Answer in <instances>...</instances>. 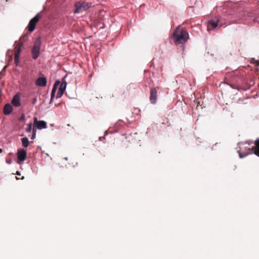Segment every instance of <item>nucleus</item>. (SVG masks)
Wrapping results in <instances>:
<instances>
[{
    "mask_svg": "<svg viewBox=\"0 0 259 259\" xmlns=\"http://www.w3.org/2000/svg\"><path fill=\"white\" fill-rule=\"evenodd\" d=\"M32 124L31 123H29L27 125V127L26 129V132L27 133H30L31 131H32Z\"/></svg>",
    "mask_w": 259,
    "mask_h": 259,
    "instance_id": "f3484780",
    "label": "nucleus"
},
{
    "mask_svg": "<svg viewBox=\"0 0 259 259\" xmlns=\"http://www.w3.org/2000/svg\"><path fill=\"white\" fill-rule=\"evenodd\" d=\"M36 133V130L35 129V128H33L32 135V136L31 138V139L33 140L35 138Z\"/></svg>",
    "mask_w": 259,
    "mask_h": 259,
    "instance_id": "a211bd4d",
    "label": "nucleus"
},
{
    "mask_svg": "<svg viewBox=\"0 0 259 259\" xmlns=\"http://www.w3.org/2000/svg\"><path fill=\"white\" fill-rule=\"evenodd\" d=\"M12 104L16 107H19L20 105V97L18 94L13 97L12 100Z\"/></svg>",
    "mask_w": 259,
    "mask_h": 259,
    "instance_id": "ddd939ff",
    "label": "nucleus"
},
{
    "mask_svg": "<svg viewBox=\"0 0 259 259\" xmlns=\"http://www.w3.org/2000/svg\"><path fill=\"white\" fill-rule=\"evenodd\" d=\"M16 174L18 176H20L21 175L20 172L19 171H17Z\"/></svg>",
    "mask_w": 259,
    "mask_h": 259,
    "instance_id": "4be33fe9",
    "label": "nucleus"
},
{
    "mask_svg": "<svg viewBox=\"0 0 259 259\" xmlns=\"http://www.w3.org/2000/svg\"><path fill=\"white\" fill-rule=\"evenodd\" d=\"M27 37H28V35H24L22 38H23V39H25L26 38V39L27 38Z\"/></svg>",
    "mask_w": 259,
    "mask_h": 259,
    "instance_id": "412c9836",
    "label": "nucleus"
},
{
    "mask_svg": "<svg viewBox=\"0 0 259 259\" xmlns=\"http://www.w3.org/2000/svg\"><path fill=\"white\" fill-rule=\"evenodd\" d=\"M33 127L35 129L42 130L46 128L47 127V123L44 120H38L37 117H35L33 118Z\"/></svg>",
    "mask_w": 259,
    "mask_h": 259,
    "instance_id": "39448f33",
    "label": "nucleus"
},
{
    "mask_svg": "<svg viewBox=\"0 0 259 259\" xmlns=\"http://www.w3.org/2000/svg\"><path fill=\"white\" fill-rule=\"evenodd\" d=\"M41 41L40 37H38L34 41L33 47L32 49V58L33 59H36L40 55V47Z\"/></svg>",
    "mask_w": 259,
    "mask_h": 259,
    "instance_id": "7ed1b4c3",
    "label": "nucleus"
},
{
    "mask_svg": "<svg viewBox=\"0 0 259 259\" xmlns=\"http://www.w3.org/2000/svg\"><path fill=\"white\" fill-rule=\"evenodd\" d=\"M219 22V20H217L216 22L214 20L209 21L207 25V29L210 30L215 28L218 26Z\"/></svg>",
    "mask_w": 259,
    "mask_h": 259,
    "instance_id": "f8f14e48",
    "label": "nucleus"
},
{
    "mask_svg": "<svg viewBox=\"0 0 259 259\" xmlns=\"http://www.w3.org/2000/svg\"><path fill=\"white\" fill-rule=\"evenodd\" d=\"M157 90L155 88H152L151 89L150 101L152 104H155L156 102L157 98Z\"/></svg>",
    "mask_w": 259,
    "mask_h": 259,
    "instance_id": "6e6552de",
    "label": "nucleus"
},
{
    "mask_svg": "<svg viewBox=\"0 0 259 259\" xmlns=\"http://www.w3.org/2000/svg\"><path fill=\"white\" fill-rule=\"evenodd\" d=\"M92 4L91 2H78L75 4L74 13H79L86 11L92 7Z\"/></svg>",
    "mask_w": 259,
    "mask_h": 259,
    "instance_id": "f03ea898",
    "label": "nucleus"
},
{
    "mask_svg": "<svg viewBox=\"0 0 259 259\" xmlns=\"http://www.w3.org/2000/svg\"><path fill=\"white\" fill-rule=\"evenodd\" d=\"M20 120H25V116L24 114H22L21 116L19 118Z\"/></svg>",
    "mask_w": 259,
    "mask_h": 259,
    "instance_id": "aec40b11",
    "label": "nucleus"
},
{
    "mask_svg": "<svg viewBox=\"0 0 259 259\" xmlns=\"http://www.w3.org/2000/svg\"><path fill=\"white\" fill-rule=\"evenodd\" d=\"M21 142H22V146L26 148L28 146L29 142L28 139L27 138L25 137V138L21 139Z\"/></svg>",
    "mask_w": 259,
    "mask_h": 259,
    "instance_id": "2eb2a0df",
    "label": "nucleus"
},
{
    "mask_svg": "<svg viewBox=\"0 0 259 259\" xmlns=\"http://www.w3.org/2000/svg\"><path fill=\"white\" fill-rule=\"evenodd\" d=\"M21 46H19L16 48V51L15 52L14 61L16 66L18 65L19 62L20 54L21 52Z\"/></svg>",
    "mask_w": 259,
    "mask_h": 259,
    "instance_id": "9d476101",
    "label": "nucleus"
},
{
    "mask_svg": "<svg viewBox=\"0 0 259 259\" xmlns=\"http://www.w3.org/2000/svg\"><path fill=\"white\" fill-rule=\"evenodd\" d=\"M67 85L66 81H63L61 83H60L59 90L57 94V98H59L63 95Z\"/></svg>",
    "mask_w": 259,
    "mask_h": 259,
    "instance_id": "0eeeda50",
    "label": "nucleus"
},
{
    "mask_svg": "<svg viewBox=\"0 0 259 259\" xmlns=\"http://www.w3.org/2000/svg\"><path fill=\"white\" fill-rule=\"evenodd\" d=\"M40 18V15L39 13H38L29 21L28 25V29L30 32H32L35 29L36 24Z\"/></svg>",
    "mask_w": 259,
    "mask_h": 259,
    "instance_id": "423d86ee",
    "label": "nucleus"
},
{
    "mask_svg": "<svg viewBox=\"0 0 259 259\" xmlns=\"http://www.w3.org/2000/svg\"><path fill=\"white\" fill-rule=\"evenodd\" d=\"M47 79L45 77H40L36 80V84L39 87H45L47 84Z\"/></svg>",
    "mask_w": 259,
    "mask_h": 259,
    "instance_id": "9b49d317",
    "label": "nucleus"
},
{
    "mask_svg": "<svg viewBox=\"0 0 259 259\" xmlns=\"http://www.w3.org/2000/svg\"><path fill=\"white\" fill-rule=\"evenodd\" d=\"M26 151L24 149L19 150L17 152V158L20 161H23L26 158Z\"/></svg>",
    "mask_w": 259,
    "mask_h": 259,
    "instance_id": "1a4fd4ad",
    "label": "nucleus"
},
{
    "mask_svg": "<svg viewBox=\"0 0 259 259\" xmlns=\"http://www.w3.org/2000/svg\"><path fill=\"white\" fill-rule=\"evenodd\" d=\"M3 152V149L0 148V153H2Z\"/></svg>",
    "mask_w": 259,
    "mask_h": 259,
    "instance_id": "5701e85b",
    "label": "nucleus"
},
{
    "mask_svg": "<svg viewBox=\"0 0 259 259\" xmlns=\"http://www.w3.org/2000/svg\"><path fill=\"white\" fill-rule=\"evenodd\" d=\"M56 93L51 92L50 102H52L55 98Z\"/></svg>",
    "mask_w": 259,
    "mask_h": 259,
    "instance_id": "6ab92c4d",
    "label": "nucleus"
},
{
    "mask_svg": "<svg viewBox=\"0 0 259 259\" xmlns=\"http://www.w3.org/2000/svg\"><path fill=\"white\" fill-rule=\"evenodd\" d=\"M255 146L254 147H252L251 149H249V151L247 153L243 154L241 152H239V156L240 158H243L247 155L248 154L254 153L256 156L259 157V139H257L255 141Z\"/></svg>",
    "mask_w": 259,
    "mask_h": 259,
    "instance_id": "20e7f679",
    "label": "nucleus"
},
{
    "mask_svg": "<svg viewBox=\"0 0 259 259\" xmlns=\"http://www.w3.org/2000/svg\"><path fill=\"white\" fill-rule=\"evenodd\" d=\"M60 81L59 80H57L55 81L52 91V92L56 93L58 86L60 85Z\"/></svg>",
    "mask_w": 259,
    "mask_h": 259,
    "instance_id": "dca6fc26",
    "label": "nucleus"
},
{
    "mask_svg": "<svg viewBox=\"0 0 259 259\" xmlns=\"http://www.w3.org/2000/svg\"><path fill=\"white\" fill-rule=\"evenodd\" d=\"M176 45L185 44L189 39V34L186 29L177 27L171 36Z\"/></svg>",
    "mask_w": 259,
    "mask_h": 259,
    "instance_id": "f257e3e1",
    "label": "nucleus"
},
{
    "mask_svg": "<svg viewBox=\"0 0 259 259\" xmlns=\"http://www.w3.org/2000/svg\"><path fill=\"white\" fill-rule=\"evenodd\" d=\"M36 99H34V101H33V103H34L36 102Z\"/></svg>",
    "mask_w": 259,
    "mask_h": 259,
    "instance_id": "b1692460",
    "label": "nucleus"
},
{
    "mask_svg": "<svg viewBox=\"0 0 259 259\" xmlns=\"http://www.w3.org/2000/svg\"><path fill=\"white\" fill-rule=\"evenodd\" d=\"M24 177H22L21 179L23 180V179H24Z\"/></svg>",
    "mask_w": 259,
    "mask_h": 259,
    "instance_id": "393cba45",
    "label": "nucleus"
},
{
    "mask_svg": "<svg viewBox=\"0 0 259 259\" xmlns=\"http://www.w3.org/2000/svg\"><path fill=\"white\" fill-rule=\"evenodd\" d=\"M13 110V107L10 104H6L4 107V113L5 115L10 114Z\"/></svg>",
    "mask_w": 259,
    "mask_h": 259,
    "instance_id": "4468645a",
    "label": "nucleus"
}]
</instances>
